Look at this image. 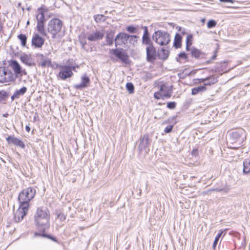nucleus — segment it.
I'll use <instances>...</instances> for the list:
<instances>
[{
	"label": "nucleus",
	"mask_w": 250,
	"mask_h": 250,
	"mask_svg": "<svg viewBox=\"0 0 250 250\" xmlns=\"http://www.w3.org/2000/svg\"><path fill=\"white\" fill-rule=\"evenodd\" d=\"M50 214L45 208H38L34 215L36 225L40 232H45L50 227Z\"/></svg>",
	"instance_id": "1"
},
{
	"label": "nucleus",
	"mask_w": 250,
	"mask_h": 250,
	"mask_svg": "<svg viewBox=\"0 0 250 250\" xmlns=\"http://www.w3.org/2000/svg\"><path fill=\"white\" fill-rule=\"evenodd\" d=\"M36 194V190L32 187L28 188L22 190L18 197L20 205L29 207V202L34 197Z\"/></svg>",
	"instance_id": "2"
},
{
	"label": "nucleus",
	"mask_w": 250,
	"mask_h": 250,
	"mask_svg": "<svg viewBox=\"0 0 250 250\" xmlns=\"http://www.w3.org/2000/svg\"><path fill=\"white\" fill-rule=\"evenodd\" d=\"M47 11V8L42 6L38 9V13L36 15L37 30L41 35L45 36L46 35V33L44 29V24L46 21L44 13Z\"/></svg>",
	"instance_id": "3"
},
{
	"label": "nucleus",
	"mask_w": 250,
	"mask_h": 250,
	"mask_svg": "<svg viewBox=\"0 0 250 250\" xmlns=\"http://www.w3.org/2000/svg\"><path fill=\"white\" fill-rule=\"evenodd\" d=\"M15 81L14 72L9 65L0 67V83H10Z\"/></svg>",
	"instance_id": "4"
},
{
	"label": "nucleus",
	"mask_w": 250,
	"mask_h": 250,
	"mask_svg": "<svg viewBox=\"0 0 250 250\" xmlns=\"http://www.w3.org/2000/svg\"><path fill=\"white\" fill-rule=\"evenodd\" d=\"M152 39L157 44L162 46L167 44L170 41L169 34L161 30L155 31L152 35Z\"/></svg>",
	"instance_id": "5"
},
{
	"label": "nucleus",
	"mask_w": 250,
	"mask_h": 250,
	"mask_svg": "<svg viewBox=\"0 0 250 250\" xmlns=\"http://www.w3.org/2000/svg\"><path fill=\"white\" fill-rule=\"evenodd\" d=\"M62 25V21L59 19L54 18L50 20L47 24V31L54 39L56 35L61 31Z\"/></svg>",
	"instance_id": "6"
},
{
	"label": "nucleus",
	"mask_w": 250,
	"mask_h": 250,
	"mask_svg": "<svg viewBox=\"0 0 250 250\" xmlns=\"http://www.w3.org/2000/svg\"><path fill=\"white\" fill-rule=\"evenodd\" d=\"M172 93V86L165 84H161L159 90L154 94V97L156 99H164L169 98Z\"/></svg>",
	"instance_id": "7"
},
{
	"label": "nucleus",
	"mask_w": 250,
	"mask_h": 250,
	"mask_svg": "<svg viewBox=\"0 0 250 250\" xmlns=\"http://www.w3.org/2000/svg\"><path fill=\"white\" fill-rule=\"evenodd\" d=\"M9 66L13 70L15 80L17 79H19L21 80L22 76L27 74L25 70H22L19 63L16 60H11L9 62Z\"/></svg>",
	"instance_id": "8"
},
{
	"label": "nucleus",
	"mask_w": 250,
	"mask_h": 250,
	"mask_svg": "<svg viewBox=\"0 0 250 250\" xmlns=\"http://www.w3.org/2000/svg\"><path fill=\"white\" fill-rule=\"evenodd\" d=\"M109 52L120 59L122 62L125 64L129 63V56L126 51L122 48L111 49Z\"/></svg>",
	"instance_id": "9"
},
{
	"label": "nucleus",
	"mask_w": 250,
	"mask_h": 250,
	"mask_svg": "<svg viewBox=\"0 0 250 250\" xmlns=\"http://www.w3.org/2000/svg\"><path fill=\"white\" fill-rule=\"evenodd\" d=\"M146 61L149 62H153L156 59L158 55L156 48L153 45L146 47Z\"/></svg>",
	"instance_id": "10"
},
{
	"label": "nucleus",
	"mask_w": 250,
	"mask_h": 250,
	"mask_svg": "<svg viewBox=\"0 0 250 250\" xmlns=\"http://www.w3.org/2000/svg\"><path fill=\"white\" fill-rule=\"evenodd\" d=\"M60 70L58 76L62 80H65L71 78L73 75V73L69 68V65H64L59 66Z\"/></svg>",
	"instance_id": "11"
},
{
	"label": "nucleus",
	"mask_w": 250,
	"mask_h": 250,
	"mask_svg": "<svg viewBox=\"0 0 250 250\" xmlns=\"http://www.w3.org/2000/svg\"><path fill=\"white\" fill-rule=\"evenodd\" d=\"M104 30H96L87 35V39L90 42H95L102 40L104 36Z\"/></svg>",
	"instance_id": "12"
},
{
	"label": "nucleus",
	"mask_w": 250,
	"mask_h": 250,
	"mask_svg": "<svg viewBox=\"0 0 250 250\" xmlns=\"http://www.w3.org/2000/svg\"><path fill=\"white\" fill-rule=\"evenodd\" d=\"M129 37V35L127 33L124 32L119 33L114 39L115 46L117 47L118 45H122L123 44L125 45L127 42Z\"/></svg>",
	"instance_id": "13"
},
{
	"label": "nucleus",
	"mask_w": 250,
	"mask_h": 250,
	"mask_svg": "<svg viewBox=\"0 0 250 250\" xmlns=\"http://www.w3.org/2000/svg\"><path fill=\"white\" fill-rule=\"evenodd\" d=\"M28 208L20 205L19 209L16 211L14 215V219L16 222H20L27 213Z\"/></svg>",
	"instance_id": "14"
},
{
	"label": "nucleus",
	"mask_w": 250,
	"mask_h": 250,
	"mask_svg": "<svg viewBox=\"0 0 250 250\" xmlns=\"http://www.w3.org/2000/svg\"><path fill=\"white\" fill-rule=\"evenodd\" d=\"M81 82L80 83L74 85V87L76 89L82 90L89 86L90 80L86 74L83 75L81 77Z\"/></svg>",
	"instance_id": "15"
},
{
	"label": "nucleus",
	"mask_w": 250,
	"mask_h": 250,
	"mask_svg": "<svg viewBox=\"0 0 250 250\" xmlns=\"http://www.w3.org/2000/svg\"><path fill=\"white\" fill-rule=\"evenodd\" d=\"M192 36L191 35H188V47L192 43ZM188 51H190V54L192 57H194L196 59H199L204 54V53L199 49L196 48L192 47L191 49L188 48Z\"/></svg>",
	"instance_id": "16"
},
{
	"label": "nucleus",
	"mask_w": 250,
	"mask_h": 250,
	"mask_svg": "<svg viewBox=\"0 0 250 250\" xmlns=\"http://www.w3.org/2000/svg\"><path fill=\"white\" fill-rule=\"evenodd\" d=\"M44 42V39L38 34H35L32 37V45L35 48H41Z\"/></svg>",
	"instance_id": "17"
},
{
	"label": "nucleus",
	"mask_w": 250,
	"mask_h": 250,
	"mask_svg": "<svg viewBox=\"0 0 250 250\" xmlns=\"http://www.w3.org/2000/svg\"><path fill=\"white\" fill-rule=\"evenodd\" d=\"M144 29V34L142 37V44L146 45V46L153 44L149 37V33L146 26L143 27Z\"/></svg>",
	"instance_id": "18"
},
{
	"label": "nucleus",
	"mask_w": 250,
	"mask_h": 250,
	"mask_svg": "<svg viewBox=\"0 0 250 250\" xmlns=\"http://www.w3.org/2000/svg\"><path fill=\"white\" fill-rule=\"evenodd\" d=\"M6 140L9 144H13L14 145L20 146L22 148H24L25 146L24 143L21 140L15 137L14 136H9L6 138Z\"/></svg>",
	"instance_id": "19"
},
{
	"label": "nucleus",
	"mask_w": 250,
	"mask_h": 250,
	"mask_svg": "<svg viewBox=\"0 0 250 250\" xmlns=\"http://www.w3.org/2000/svg\"><path fill=\"white\" fill-rule=\"evenodd\" d=\"M199 83H204L203 86H205V87L206 86L211 85L217 82V79L213 76H210L205 79H201L199 80Z\"/></svg>",
	"instance_id": "20"
},
{
	"label": "nucleus",
	"mask_w": 250,
	"mask_h": 250,
	"mask_svg": "<svg viewBox=\"0 0 250 250\" xmlns=\"http://www.w3.org/2000/svg\"><path fill=\"white\" fill-rule=\"evenodd\" d=\"M150 143V139H149L148 135H145L143 137L141 138L139 147H141V149H146L149 147Z\"/></svg>",
	"instance_id": "21"
},
{
	"label": "nucleus",
	"mask_w": 250,
	"mask_h": 250,
	"mask_svg": "<svg viewBox=\"0 0 250 250\" xmlns=\"http://www.w3.org/2000/svg\"><path fill=\"white\" fill-rule=\"evenodd\" d=\"M27 91V88L25 86L22 87L19 90H16L11 96L12 101L15 99H19L20 96L24 95Z\"/></svg>",
	"instance_id": "22"
},
{
	"label": "nucleus",
	"mask_w": 250,
	"mask_h": 250,
	"mask_svg": "<svg viewBox=\"0 0 250 250\" xmlns=\"http://www.w3.org/2000/svg\"><path fill=\"white\" fill-rule=\"evenodd\" d=\"M182 36L179 33H176L174 40L173 46L175 48H178L181 46Z\"/></svg>",
	"instance_id": "23"
},
{
	"label": "nucleus",
	"mask_w": 250,
	"mask_h": 250,
	"mask_svg": "<svg viewBox=\"0 0 250 250\" xmlns=\"http://www.w3.org/2000/svg\"><path fill=\"white\" fill-rule=\"evenodd\" d=\"M44 232H36L34 233V236L35 237L42 236L43 237H46V238H47L48 239H49L52 240L53 241H54L55 242H58L57 239H56V237H55L50 234H46Z\"/></svg>",
	"instance_id": "24"
},
{
	"label": "nucleus",
	"mask_w": 250,
	"mask_h": 250,
	"mask_svg": "<svg viewBox=\"0 0 250 250\" xmlns=\"http://www.w3.org/2000/svg\"><path fill=\"white\" fill-rule=\"evenodd\" d=\"M243 173L248 174L250 172V161L249 160H245L243 162Z\"/></svg>",
	"instance_id": "25"
},
{
	"label": "nucleus",
	"mask_w": 250,
	"mask_h": 250,
	"mask_svg": "<svg viewBox=\"0 0 250 250\" xmlns=\"http://www.w3.org/2000/svg\"><path fill=\"white\" fill-rule=\"evenodd\" d=\"M159 58L163 60H165L167 59L169 56V51L165 49L164 48H162L161 49V52L159 54Z\"/></svg>",
	"instance_id": "26"
},
{
	"label": "nucleus",
	"mask_w": 250,
	"mask_h": 250,
	"mask_svg": "<svg viewBox=\"0 0 250 250\" xmlns=\"http://www.w3.org/2000/svg\"><path fill=\"white\" fill-rule=\"evenodd\" d=\"M39 56L42 57L40 64L42 67H45L47 65H50L51 64V61L48 59H44L43 58L44 57L43 55L42 54H38Z\"/></svg>",
	"instance_id": "27"
},
{
	"label": "nucleus",
	"mask_w": 250,
	"mask_h": 250,
	"mask_svg": "<svg viewBox=\"0 0 250 250\" xmlns=\"http://www.w3.org/2000/svg\"><path fill=\"white\" fill-rule=\"evenodd\" d=\"M206 87L205 86H199L192 89V94L196 95L200 92H203L206 90Z\"/></svg>",
	"instance_id": "28"
},
{
	"label": "nucleus",
	"mask_w": 250,
	"mask_h": 250,
	"mask_svg": "<svg viewBox=\"0 0 250 250\" xmlns=\"http://www.w3.org/2000/svg\"><path fill=\"white\" fill-rule=\"evenodd\" d=\"M85 39L86 37L84 34H82L79 37V42L83 49H85V45L87 44Z\"/></svg>",
	"instance_id": "29"
},
{
	"label": "nucleus",
	"mask_w": 250,
	"mask_h": 250,
	"mask_svg": "<svg viewBox=\"0 0 250 250\" xmlns=\"http://www.w3.org/2000/svg\"><path fill=\"white\" fill-rule=\"evenodd\" d=\"M18 39L20 40L21 44L22 46H25L27 42V37L25 34H21L18 36Z\"/></svg>",
	"instance_id": "30"
},
{
	"label": "nucleus",
	"mask_w": 250,
	"mask_h": 250,
	"mask_svg": "<svg viewBox=\"0 0 250 250\" xmlns=\"http://www.w3.org/2000/svg\"><path fill=\"white\" fill-rule=\"evenodd\" d=\"M21 60L22 62L29 66H31L32 65V63L30 62V59L27 55H24L23 56H21Z\"/></svg>",
	"instance_id": "31"
},
{
	"label": "nucleus",
	"mask_w": 250,
	"mask_h": 250,
	"mask_svg": "<svg viewBox=\"0 0 250 250\" xmlns=\"http://www.w3.org/2000/svg\"><path fill=\"white\" fill-rule=\"evenodd\" d=\"M138 36L137 35H130L128 38L129 42L131 44H132L133 45H135L136 43H137L138 39Z\"/></svg>",
	"instance_id": "32"
},
{
	"label": "nucleus",
	"mask_w": 250,
	"mask_h": 250,
	"mask_svg": "<svg viewBox=\"0 0 250 250\" xmlns=\"http://www.w3.org/2000/svg\"><path fill=\"white\" fill-rule=\"evenodd\" d=\"M106 42L107 44L109 46H111L113 44V36L112 34L106 35Z\"/></svg>",
	"instance_id": "33"
},
{
	"label": "nucleus",
	"mask_w": 250,
	"mask_h": 250,
	"mask_svg": "<svg viewBox=\"0 0 250 250\" xmlns=\"http://www.w3.org/2000/svg\"><path fill=\"white\" fill-rule=\"evenodd\" d=\"M223 231H222V230H220L219 231V232L217 234V235L216 236L215 238V240L214 241V242H213V248L214 249H215L216 247V245L217 244V243H218V241L219 239V238H220V237L221 236L222 233H223Z\"/></svg>",
	"instance_id": "34"
},
{
	"label": "nucleus",
	"mask_w": 250,
	"mask_h": 250,
	"mask_svg": "<svg viewBox=\"0 0 250 250\" xmlns=\"http://www.w3.org/2000/svg\"><path fill=\"white\" fill-rule=\"evenodd\" d=\"M104 16L101 14H98L94 16L95 21L97 23H100L102 21H104Z\"/></svg>",
	"instance_id": "35"
},
{
	"label": "nucleus",
	"mask_w": 250,
	"mask_h": 250,
	"mask_svg": "<svg viewBox=\"0 0 250 250\" xmlns=\"http://www.w3.org/2000/svg\"><path fill=\"white\" fill-rule=\"evenodd\" d=\"M126 88L129 93H133L134 92V86L131 83H127L126 84Z\"/></svg>",
	"instance_id": "36"
},
{
	"label": "nucleus",
	"mask_w": 250,
	"mask_h": 250,
	"mask_svg": "<svg viewBox=\"0 0 250 250\" xmlns=\"http://www.w3.org/2000/svg\"><path fill=\"white\" fill-rule=\"evenodd\" d=\"M126 29L127 32L132 34L136 33L137 31V27L133 25H129L127 26Z\"/></svg>",
	"instance_id": "37"
},
{
	"label": "nucleus",
	"mask_w": 250,
	"mask_h": 250,
	"mask_svg": "<svg viewBox=\"0 0 250 250\" xmlns=\"http://www.w3.org/2000/svg\"><path fill=\"white\" fill-rule=\"evenodd\" d=\"M7 97V94L6 92L4 91H0V102L3 100H5Z\"/></svg>",
	"instance_id": "38"
},
{
	"label": "nucleus",
	"mask_w": 250,
	"mask_h": 250,
	"mask_svg": "<svg viewBox=\"0 0 250 250\" xmlns=\"http://www.w3.org/2000/svg\"><path fill=\"white\" fill-rule=\"evenodd\" d=\"M176 103L175 102H170L167 103V107L170 109H173L175 108Z\"/></svg>",
	"instance_id": "39"
},
{
	"label": "nucleus",
	"mask_w": 250,
	"mask_h": 250,
	"mask_svg": "<svg viewBox=\"0 0 250 250\" xmlns=\"http://www.w3.org/2000/svg\"><path fill=\"white\" fill-rule=\"evenodd\" d=\"M66 215L64 214L63 213L60 212L57 214V217L60 219V221H64L66 219Z\"/></svg>",
	"instance_id": "40"
},
{
	"label": "nucleus",
	"mask_w": 250,
	"mask_h": 250,
	"mask_svg": "<svg viewBox=\"0 0 250 250\" xmlns=\"http://www.w3.org/2000/svg\"><path fill=\"white\" fill-rule=\"evenodd\" d=\"M216 24V22L214 20H210L208 22V27L209 28L214 27Z\"/></svg>",
	"instance_id": "41"
},
{
	"label": "nucleus",
	"mask_w": 250,
	"mask_h": 250,
	"mask_svg": "<svg viewBox=\"0 0 250 250\" xmlns=\"http://www.w3.org/2000/svg\"><path fill=\"white\" fill-rule=\"evenodd\" d=\"M173 126L172 125H167L164 129L165 133H168L172 131Z\"/></svg>",
	"instance_id": "42"
},
{
	"label": "nucleus",
	"mask_w": 250,
	"mask_h": 250,
	"mask_svg": "<svg viewBox=\"0 0 250 250\" xmlns=\"http://www.w3.org/2000/svg\"><path fill=\"white\" fill-rule=\"evenodd\" d=\"M152 78V75L150 73H146L144 77V79L146 81L150 80Z\"/></svg>",
	"instance_id": "43"
},
{
	"label": "nucleus",
	"mask_w": 250,
	"mask_h": 250,
	"mask_svg": "<svg viewBox=\"0 0 250 250\" xmlns=\"http://www.w3.org/2000/svg\"><path fill=\"white\" fill-rule=\"evenodd\" d=\"M179 57L180 59H186L187 57V54L185 52L180 53L179 54Z\"/></svg>",
	"instance_id": "44"
},
{
	"label": "nucleus",
	"mask_w": 250,
	"mask_h": 250,
	"mask_svg": "<svg viewBox=\"0 0 250 250\" xmlns=\"http://www.w3.org/2000/svg\"><path fill=\"white\" fill-rule=\"evenodd\" d=\"M191 155L193 156H197L198 155V150L197 149H193L191 152Z\"/></svg>",
	"instance_id": "45"
},
{
	"label": "nucleus",
	"mask_w": 250,
	"mask_h": 250,
	"mask_svg": "<svg viewBox=\"0 0 250 250\" xmlns=\"http://www.w3.org/2000/svg\"><path fill=\"white\" fill-rule=\"evenodd\" d=\"M69 68H70V70L72 72V71H76V68L77 67L78 68L79 67V66L78 65H77V66H73V65H70V64H69Z\"/></svg>",
	"instance_id": "46"
},
{
	"label": "nucleus",
	"mask_w": 250,
	"mask_h": 250,
	"mask_svg": "<svg viewBox=\"0 0 250 250\" xmlns=\"http://www.w3.org/2000/svg\"><path fill=\"white\" fill-rule=\"evenodd\" d=\"M221 2H230L233 3L234 2L233 0H219Z\"/></svg>",
	"instance_id": "47"
},
{
	"label": "nucleus",
	"mask_w": 250,
	"mask_h": 250,
	"mask_svg": "<svg viewBox=\"0 0 250 250\" xmlns=\"http://www.w3.org/2000/svg\"><path fill=\"white\" fill-rule=\"evenodd\" d=\"M30 126L28 125H27L26 126H25V130L27 132H29L30 131Z\"/></svg>",
	"instance_id": "48"
},
{
	"label": "nucleus",
	"mask_w": 250,
	"mask_h": 250,
	"mask_svg": "<svg viewBox=\"0 0 250 250\" xmlns=\"http://www.w3.org/2000/svg\"><path fill=\"white\" fill-rule=\"evenodd\" d=\"M186 48L188 50V35H187L186 38Z\"/></svg>",
	"instance_id": "49"
},
{
	"label": "nucleus",
	"mask_w": 250,
	"mask_h": 250,
	"mask_svg": "<svg viewBox=\"0 0 250 250\" xmlns=\"http://www.w3.org/2000/svg\"><path fill=\"white\" fill-rule=\"evenodd\" d=\"M8 115H9V114L8 113H7L2 114V116L3 117H5V118L7 117L8 116Z\"/></svg>",
	"instance_id": "50"
},
{
	"label": "nucleus",
	"mask_w": 250,
	"mask_h": 250,
	"mask_svg": "<svg viewBox=\"0 0 250 250\" xmlns=\"http://www.w3.org/2000/svg\"><path fill=\"white\" fill-rule=\"evenodd\" d=\"M216 57V54H214V56L212 57V59L213 60H214V59H215Z\"/></svg>",
	"instance_id": "51"
},
{
	"label": "nucleus",
	"mask_w": 250,
	"mask_h": 250,
	"mask_svg": "<svg viewBox=\"0 0 250 250\" xmlns=\"http://www.w3.org/2000/svg\"><path fill=\"white\" fill-rule=\"evenodd\" d=\"M37 113H36V115H35V116H34V121H36V116H37Z\"/></svg>",
	"instance_id": "52"
},
{
	"label": "nucleus",
	"mask_w": 250,
	"mask_h": 250,
	"mask_svg": "<svg viewBox=\"0 0 250 250\" xmlns=\"http://www.w3.org/2000/svg\"><path fill=\"white\" fill-rule=\"evenodd\" d=\"M182 28L181 27H179L178 31H182Z\"/></svg>",
	"instance_id": "53"
},
{
	"label": "nucleus",
	"mask_w": 250,
	"mask_h": 250,
	"mask_svg": "<svg viewBox=\"0 0 250 250\" xmlns=\"http://www.w3.org/2000/svg\"><path fill=\"white\" fill-rule=\"evenodd\" d=\"M30 9H31V7H28V8H27V10L28 11L30 10Z\"/></svg>",
	"instance_id": "54"
},
{
	"label": "nucleus",
	"mask_w": 250,
	"mask_h": 250,
	"mask_svg": "<svg viewBox=\"0 0 250 250\" xmlns=\"http://www.w3.org/2000/svg\"><path fill=\"white\" fill-rule=\"evenodd\" d=\"M29 23H30V21H27V25H29Z\"/></svg>",
	"instance_id": "55"
},
{
	"label": "nucleus",
	"mask_w": 250,
	"mask_h": 250,
	"mask_svg": "<svg viewBox=\"0 0 250 250\" xmlns=\"http://www.w3.org/2000/svg\"><path fill=\"white\" fill-rule=\"evenodd\" d=\"M147 185H148V183H147V182H146V186H147Z\"/></svg>",
	"instance_id": "56"
},
{
	"label": "nucleus",
	"mask_w": 250,
	"mask_h": 250,
	"mask_svg": "<svg viewBox=\"0 0 250 250\" xmlns=\"http://www.w3.org/2000/svg\"><path fill=\"white\" fill-rule=\"evenodd\" d=\"M182 33L184 34H185V32H182Z\"/></svg>",
	"instance_id": "57"
}]
</instances>
